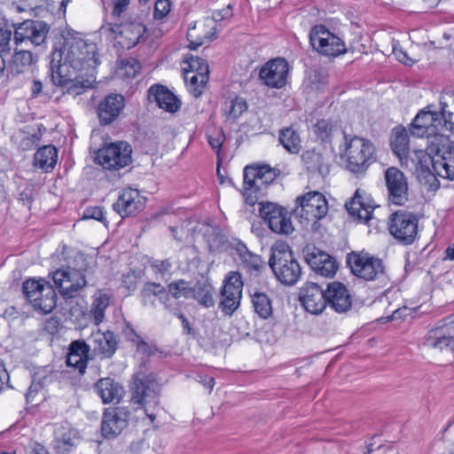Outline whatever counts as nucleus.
<instances>
[{
  "instance_id": "1",
  "label": "nucleus",
  "mask_w": 454,
  "mask_h": 454,
  "mask_svg": "<svg viewBox=\"0 0 454 454\" xmlns=\"http://www.w3.org/2000/svg\"><path fill=\"white\" fill-rule=\"evenodd\" d=\"M278 175L277 170L268 165L247 166L244 168L243 195L247 205L259 204L260 216L273 232L287 235L294 230L288 211L276 203L259 201L264 190Z\"/></svg>"
},
{
  "instance_id": "2",
  "label": "nucleus",
  "mask_w": 454,
  "mask_h": 454,
  "mask_svg": "<svg viewBox=\"0 0 454 454\" xmlns=\"http://www.w3.org/2000/svg\"><path fill=\"white\" fill-rule=\"evenodd\" d=\"M417 171L454 178V143L448 136L438 135L427 141L426 150H414L408 156Z\"/></svg>"
},
{
  "instance_id": "3",
  "label": "nucleus",
  "mask_w": 454,
  "mask_h": 454,
  "mask_svg": "<svg viewBox=\"0 0 454 454\" xmlns=\"http://www.w3.org/2000/svg\"><path fill=\"white\" fill-rule=\"evenodd\" d=\"M98 64V46L95 43L77 36H69L65 38L60 49L52 51L50 69L63 67V71H67L69 67L75 71H92Z\"/></svg>"
},
{
  "instance_id": "4",
  "label": "nucleus",
  "mask_w": 454,
  "mask_h": 454,
  "mask_svg": "<svg viewBox=\"0 0 454 454\" xmlns=\"http://www.w3.org/2000/svg\"><path fill=\"white\" fill-rule=\"evenodd\" d=\"M342 135L343 144L340 146V154L345 161L346 168L356 176L364 175L377 160L374 145L362 137L348 135L346 132H342Z\"/></svg>"
},
{
  "instance_id": "5",
  "label": "nucleus",
  "mask_w": 454,
  "mask_h": 454,
  "mask_svg": "<svg viewBox=\"0 0 454 454\" xmlns=\"http://www.w3.org/2000/svg\"><path fill=\"white\" fill-rule=\"evenodd\" d=\"M444 98L445 97L441 98L440 112L432 110L431 106H428L417 114L410 127L412 136L427 137L430 140L433 137L441 135L442 131L454 130L452 113L447 110L448 104L443 101Z\"/></svg>"
},
{
  "instance_id": "6",
  "label": "nucleus",
  "mask_w": 454,
  "mask_h": 454,
  "mask_svg": "<svg viewBox=\"0 0 454 454\" xmlns=\"http://www.w3.org/2000/svg\"><path fill=\"white\" fill-rule=\"evenodd\" d=\"M84 262L83 254H76L73 264L62 266L51 274L55 288L64 299L76 297L86 286Z\"/></svg>"
},
{
  "instance_id": "7",
  "label": "nucleus",
  "mask_w": 454,
  "mask_h": 454,
  "mask_svg": "<svg viewBox=\"0 0 454 454\" xmlns=\"http://www.w3.org/2000/svg\"><path fill=\"white\" fill-rule=\"evenodd\" d=\"M269 266L284 285L293 286L301 278V269L286 242H276L271 247Z\"/></svg>"
},
{
  "instance_id": "8",
  "label": "nucleus",
  "mask_w": 454,
  "mask_h": 454,
  "mask_svg": "<svg viewBox=\"0 0 454 454\" xmlns=\"http://www.w3.org/2000/svg\"><path fill=\"white\" fill-rule=\"evenodd\" d=\"M132 379L130 401L144 408L146 415L153 421L156 416L148 411L159 403V385L153 378L141 372L134 374Z\"/></svg>"
},
{
  "instance_id": "9",
  "label": "nucleus",
  "mask_w": 454,
  "mask_h": 454,
  "mask_svg": "<svg viewBox=\"0 0 454 454\" xmlns=\"http://www.w3.org/2000/svg\"><path fill=\"white\" fill-rule=\"evenodd\" d=\"M351 273L364 281L382 280L386 277L381 259L364 252H351L347 255Z\"/></svg>"
},
{
  "instance_id": "10",
  "label": "nucleus",
  "mask_w": 454,
  "mask_h": 454,
  "mask_svg": "<svg viewBox=\"0 0 454 454\" xmlns=\"http://www.w3.org/2000/svg\"><path fill=\"white\" fill-rule=\"evenodd\" d=\"M22 292L33 308L42 314L51 313L57 306V294L50 284L28 279L23 283Z\"/></svg>"
},
{
  "instance_id": "11",
  "label": "nucleus",
  "mask_w": 454,
  "mask_h": 454,
  "mask_svg": "<svg viewBox=\"0 0 454 454\" xmlns=\"http://www.w3.org/2000/svg\"><path fill=\"white\" fill-rule=\"evenodd\" d=\"M419 219L415 214L406 210H397L388 218V231L401 244L411 245L418 235Z\"/></svg>"
},
{
  "instance_id": "12",
  "label": "nucleus",
  "mask_w": 454,
  "mask_h": 454,
  "mask_svg": "<svg viewBox=\"0 0 454 454\" xmlns=\"http://www.w3.org/2000/svg\"><path fill=\"white\" fill-rule=\"evenodd\" d=\"M102 30L109 33L111 35H118V43L122 49L129 50L135 47L143 38L146 30L145 26L139 19L126 20L118 24L108 22L102 26Z\"/></svg>"
},
{
  "instance_id": "13",
  "label": "nucleus",
  "mask_w": 454,
  "mask_h": 454,
  "mask_svg": "<svg viewBox=\"0 0 454 454\" xmlns=\"http://www.w3.org/2000/svg\"><path fill=\"white\" fill-rule=\"evenodd\" d=\"M132 148L124 141L111 143L98 151L96 160L108 170H119L131 163Z\"/></svg>"
},
{
  "instance_id": "14",
  "label": "nucleus",
  "mask_w": 454,
  "mask_h": 454,
  "mask_svg": "<svg viewBox=\"0 0 454 454\" xmlns=\"http://www.w3.org/2000/svg\"><path fill=\"white\" fill-rule=\"evenodd\" d=\"M309 42L315 51L325 56L337 57L347 51L344 42L323 25L311 28Z\"/></svg>"
},
{
  "instance_id": "15",
  "label": "nucleus",
  "mask_w": 454,
  "mask_h": 454,
  "mask_svg": "<svg viewBox=\"0 0 454 454\" xmlns=\"http://www.w3.org/2000/svg\"><path fill=\"white\" fill-rule=\"evenodd\" d=\"M299 207L295 213L307 221L317 222L325 216L328 204L325 197L319 192H309L296 199Z\"/></svg>"
},
{
  "instance_id": "16",
  "label": "nucleus",
  "mask_w": 454,
  "mask_h": 454,
  "mask_svg": "<svg viewBox=\"0 0 454 454\" xmlns=\"http://www.w3.org/2000/svg\"><path fill=\"white\" fill-rule=\"evenodd\" d=\"M49 30L50 27L44 21L25 20L15 28L13 43L17 46L22 43L40 46L46 41Z\"/></svg>"
},
{
  "instance_id": "17",
  "label": "nucleus",
  "mask_w": 454,
  "mask_h": 454,
  "mask_svg": "<svg viewBox=\"0 0 454 454\" xmlns=\"http://www.w3.org/2000/svg\"><path fill=\"white\" fill-rule=\"evenodd\" d=\"M243 282L239 272L231 271L224 279L221 291L219 308L224 315H232L239 308L242 295Z\"/></svg>"
},
{
  "instance_id": "18",
  "label": "nucleus",
  "mask_w": 454,
  "mask_h": 454,
  "mask_svg": "<svg viewBox=\"0 0 454 454\" xmlns=\"http://www.w3.org/2000/svg\"><path fill=\"white\" fill-rule=\"evenodd\" d=\"M289 64L282 58L266 62L260 69L259 79L269 88L281 89L287 82Z\"/></svg>"
},
{
  "instance_id": "19",
  "label": "nucleus",
  "mask_w": 454,
  "mask_h": 454,
  "mask_svg": "<svg viewBox=\"0 0 454 454\" xmlns=\"http://www.w3.org/2000/svg\"><path fill=\"white\" fill-rule=\"evenodd\" d=\"M231 15L232 6L228 4L222 10L212 12V20H206V24H204L203 27H207L208 30L203 31L202 34H198L196 24H194L192 27H190L187 31V39L190 42V48L192 50H196L198 47L204 44L207 41H211L213 38H215V27L213 26L212 20L215 22H219L224 19L231 17ZM202 26L199 27L200 30H202Z\"/></svg>"
},
{
  "instance_id": "20",
  "label": "nucleus",
  "mask_w": 454,
  "mask_h": 454,
  "mask_svg": "<svg viewBox=\"0 0 454 454\" xmlns=\"http://www.w3.org/2000/svg\"><path fill=\"white\" fill-rule=\"evenodd\" d=\"M386 186L388 192V200L396 205H404L409 199V187L407 177L395 167L387 168L385 171Z\"/></svg>"
},
{
  "instance_id": "21",
  "label": "nucleus",
  "mask_w": 454,
  "mask_h": 454,
  "mask_svg": "<svg viewBox=\"0 0 454 454\" xmlns=\"http://www.w3.org/2000/svg\"><path fill=\"white\" fill-rule=\"evenodd\" d=\"M51 81L55 85L66 87L67 92L73 96H78L83 93L85 90L93 87L96 77L91 73L83 75H77L74 79L68 78L67 74L63 71V67H58L57 69H50Z\"/></svg>"
},
{
  "instance_id": "22",
  "label": "nucleus",
  "mask_w": 454,
  "mask_h": 454,
  "mask_svg": "<svg viewBox=\"0 0 454 454\" xmlns=\"http://www.w3.org/2000/svg\"><path fill=\"white\" fill-rule=\"evenodd\" d=\"M130 411L118 406L106 409L101 422V433L105 438H114L127 427Z\"/></svg>"
},
{
  "instance_id": "23",
  "label": "nucleus",
  "mask_w": 454,
  "mask_h": 454,
  "mask_svg": "<svg viewBox=\"0 0 454 454\" xmlns=\"http://www.w3.org/2000/svg\"><path fill=\"white\" fill-rule=\"evenodd\" d=\"M299 300L308 312L319 315L326 308V289L313 282L305 283L300 289Z\"/></svg>"
},
{
  "instance_id": "24",
  "label": "nucleus",
  "mask_w": 454,
  "mask_h": 454,
  "mask_svg": "<svg viewBox=\"0 0 454 454\" xmlns=\"http://www.w3.org/2000/svg\"><path fill=\"white\" fill-rule=\"evenodd\" d=\"M125 107V98L121 94L110 93L102 98L96 108L100 125L106 126L116 121Z\"/></svg>"
},
{
  "instance_id": "25",
  "label": "nucleus",
  "mask_w": 454,
  "mask_h": 454,
  "mask_svg": "<svg viewBox=\"0 0 454 454\" xmlns=\"http://www.w3.org/2000/svg\"><path fill=\"white\" fill-rule=\"evenodd\" d=\"M145 204V199L140 195L138 190L127 188L121 191L117 201L113 204V209L124 218L141 212Z\"/></svg>"
},
{
  "instance_id": "26",
  "label": "nucleus",
  "mask_w": 454,
  "mask_h": 454,
  "mask_svg": "<svg viewBox=\"0 0 454 454\" xmlns=\"http://www.w3.org/2000/svg\"><path fill=\"white\" fill-rule=\"evenodd\" d=\"M304 257L310 268L321 276L333 277L338 270L336 261L317 247H307Z\"/></svg>"
},
{
  "instance_id": "27",
  "label": "nucleus",
  "mask_w": 454,
  "mask_h": 454,
  "mask_svg": "<svg viewBox=\"0 0 454 454\" xmlns=\"http://www.w3.org/2000/svg\"><path fill=\"white\" fill-rule=\"evenodd\" d=\"M337 313H345L351 309L352 296L347 286L338 281L329 283L326 287V307Z\"/></svg>"
},
{
  "instance_id": "28",
  "label": "nucleus",
  "mask_w": 454,
  "mask_h": 454,
  "mask_svg": "<svg viewBox=\"0 0 454 454\" xmlns=\"http://www.w3.org/2000/svg\"><path fill=\"white\" fill-rule=\"evenodd\" d=\"M424 345L442 350L454 349V326L439 322L425 336Z\"/></svg>"
},
{
  "instance_id": "29",
  "label": "nucleus",
  "mask_w": 454,
  "mask_h": 454,
  "mask_svg": "<svg viewBox=\"0 0 454 454\" xmlns=\"http://www.w3.org/2000/svg\"><path fill=\"white\" fill-rule=\"evenodd\" d=\"M191 292L192 285L190 282L183 278L176 279L164 287L161 304L167 311H170L168 306L176 307L177 309H180L183 307V302L178 300L180 298L189 299Z\"/></svg>"
},
{
  "instance_id": "30",
  "label": "nucleus",
  "mask_w": 454,
  "mask_h": 454,
  "mask_svg": "<svg viewBox=\"0 0 454 454\" xmlns=\"http://www.w3.org/2000/svg\"><path fill=\"white\" fill-rule=\"evenodd\" d=\"M345 207L350 215L358 220L367 222L372 218L375 207L373 200L364 192L356 190L350 201L345 204Z\"/></svg>"
},
{
  "instance_id": "31",
  "label": "nucleus",
  "mask_w": 454,
  "mask_h": 454,
  "mask_svg": "<svg viewBox=\"0 0 454 454\" xmlns=\"http://www.w3.org/2000/svg\"><path fill=\"white\" fill-rule=\"evenodd\" d=\"M148 99L155 102L160 108L172 114L181 107L180 99L167 87L160 84H153L149 88Z\"/></svg>"
},
{
  "instance_id": "32",
  "label": "nucleus",
  "mask_w": 454,
  "mask_h": 454,
  "mask_svg": "<svg viewBox=\"0 0 454 454\" xmlns=\"http://www.w3.org/2000/svg\"><path fill=\"white\" fill-rule=\"evenodd\" d=\"M95 389L104 403H118L123 393L122 387L111 378L98 380Z\"/></svg>"
},
{
  "instance_id": "33",
  "label": "nucleus",
  "mask_w": 454,
  "mask_h": 454,
  "mask_svg": "<svg viewBox=\"0 0 454 454\" xmlns=\"http://www.w3.org/2000/svg\"><path fill=\"white\" fill-rule=\"evenodd\" d=\"M90 341L93 343V348L96 352L103 354L106 357L112 356L117 348L118 342L113 332L97 331L92 333Z\"/></svg>"
},
{
  "instance_id": "34",
  "label": "nucleus",
  "mask_w": 454,
  "mask_h": 454,
  "mask_svg": "<svg viewBox=\"0 0 454 454\" xmlns=\"http://www.w3.org/2000/svg\"><path fill=\"white\" fill-rule=\"evenodd\" d=\"M58 161V150L52 145H47L40 147L34 155V167L51 172Z\"/></svg>"
},
{
  "instance_id": "35",
  "label": "nucleus",
  "mask_w": 454,
  "mask_h": 454,
  "mask_svg": "<svg viewBox=\"0 0 454 454\" xmlns=\"http://www.w3.org/2000/svg\"><path fill=\"white\" fill-rule=\"evenodd\" d=\"M34 57L28 49L15 51L7 69L12 76L27 72L34 63Z\"/></svg>"
},
{
  "instance_id": "36",
  "label": "nucleus",
  "mask_w": 454,
  "mask_h": 454,
  "mask_svg": "<svg viewBox=\"0 0 454 454\" xmlns=\"http://www.w3.org/2000/svg\"><path fill=\"white\" fill-rule=\"evenodd\" d=\"M391 141L392 150L398 156L401 161L405 160L408 166V156L411 153L409 150V136L407 130L403 127H396L393 129Z\"/></svg>"
},
{
  "instance_id": "37",
  "label": "nucleus",
  "mask_w": 454,
  "mask_h": 454,
  "mask_svg": "<svg viewBox=\"0 0 454 454\" xmlns=\"http://www.w3.org/2000/svg\"><path fill=\"white\" fill-rule=\"evenodd\" d=\"M312 130L317 139L325 144H331L334 136L343 132L337 121L327 119L318 120L313 125Z\"/></svg>"
},
{
  "instance_id": "38",
  "label": "nucleus",
  "mask_w": 454,
  "mask_h": 454,
  "mask_svg": "<svg viewBox=\"0 0 454 454\" xmlns=\"http://www.w3.org/2000/svg\"><path fill=\"white\" fill-rule=\"evenodd\" d=\"M301 159L308 171L318 173L323 176L329 174V163L319 152L316 150H307L303 153Z\"/></svg>"
},
{
  "instance_id": "39",
  "label": "nucleus",
  "mask_w": 454,
  "mask_h": 454,
  "mask_svg": "<svg viewBox=\"0 0 454 454\" xmlns=\"http://www.w3.org/2000/svg\"><path fill=\"white\" fill-rule=\"evenodd\" d=\"M190 298L197 301L200 305L205 308L213 307L215 304L213 298V286L206 280H199L192 286Z\"/></svg>"
},
{
  "instance_id": "40",
  "label": "nucleus",
  "mask_w": 454,
  "mask_h": 454,
  "mask_svg": "<svg viewBox=\"0 0 454 454\" xmlns=\"http://www.w3.org/2000/svg\"><path fill=\"white\" fill-rule=\"evenodd\" d=\"M110 304V296L105 293L98 292L93 296L90 315L97 325L103 322L105 311Z\"/></svg>"
},
{
  "instance_id": "41",
  "label": "nucleus",
  "mask_w": 454,
  "mask_h": 454,
  "mask_svg": "<svg viewBox=\"0 0 454 454\" xmlns=\"http://www.w3.org/2000/svg\"><path fill=\"white\" fill-rule=\"evenodd\" d=\"M279 142L291 153H298L301 149L300 135L293 127L279 131Z\"/></svg>"
},
{
  "instance_id": "42",
  "label": "nucleus",
  "mask_w": 454,
  "mask_h": 454,
  "mask_svg": "<svg viewBox=\"0 0 454 454\" xmlns=\"http://www.w3.org/2000/svg\"><path fill=\"white\" fill-rule=\"evenodd\" d=\"M254 312L262 318L267 319L272 315V301L268 294L255 292L251 294Z\"/></svg>"
},
{
  "instance_id": "43",
  "label": "nucleus",
  "mask_w": 454,
  "mask_h": 454,
  "mask_svg": "<svg viewBox=\"0 0 454 454\" xmlns=\"http://www.w3.org/2000/svg\"><path fill=\"white\" fill-rule=\"evenodd\" d=\"M164 294V286L160 284L148 282L141 291V301L144 306H155V299L158 298L161 303V297Z\"/></svg>"
},
{
  "instance_id": "44",
  "label": "nucleus",
  "mask_w": 454,
  "mask_h": 454,
  "mask_svg": "<svg viewBox=\"0 0 454 454\" xmlns=\"http://www.w3.org/2000/svg\"><path fill=\"white\" fill-rule=\"evenodd\" d=\"M189 69L184 68V72L191 74H200V83H207L208 80L209 67L207 61L200 57L191 55L186 59Z\"/></svg>"
},
{
  "instance_id": "45",
  "label": "nucleus",
  "mask_w": 454,
  "mask_h": 454,
  "mask_svg": "<svg viewBox=\"0 0 454 454\" xmlns=\"http://www.w3.org/2000/svg\"><path fill=\"white\" fill-rule=\"evenodd\" d=\"M247 109V106L246 101L242 98L236 97L225 102L223 112L229 119L235 120L239 118Z\"/></svg>"
},
{
  "instance_id": "46",
  "label": "nucleus",
  "mask_w": 454,
  "mask_h": 454,
  "mask_svg": "<svg viewBox=\"0 0 454 454\" xmlns=\"http://www.w3.org/2000/svg\"><path fill=\"white\" fill-rule=\"evenodd\" d=\"M243 263L249 270L259 271L263 267L261 256L253 254L246 247L239 250Z\"/></svg>"
},
{
  "instance_id": "47",
  "label": "nucleus",
  "mask_w": 454,
  "mask_h": 454,
  "mask_svg": "<svg viewBox=\"0 0 454 454\" xmlns=\"http://www.w3.org/2000/svg\"><path fill=\"white\" fill-rule=\"evenodd\" d=\"M74 447V442L69 434H64L54 441V450L57 454H68Z\"/></svg>"
},
{
  "instance_id": "48",
  "label": "nucleus",
  "mask_w": 454,
  "mask_h": 454,
  "mask_svg": "<svg viewBox=\"0 0 454 454\" xmlns=\"http://www.w3.org/2000/svg\"><path fill=\"white\" fill-rule=\"evenodd\" d=\"M184 80L189 82L190 91L195 98H198L202 93V89L206 83H200V74H191L190 72H184Z\"/></svg>"
},
{
  "instance_id": "49",
  "label": "nucleus",
  "mask_w": 454,
  "mask_h": 454,
  "mask_svg": "<svg viewBox=\"0 0 454 454\" xmlns=\"http://www.w3.org/2000/svg\"><path fill=\"white\" fill-rule=\"evenodd\" d=\"M140 69L139 61L134 58H129L121 61V70L123 71V75L128 78H134Z\"/></svg>"
},
{
  "instance_id": "50",
  "label": "nucleus",
  "mask_w": 454,
  "mask_h": 454,
  "mask_svg": "<svg viewBox=\"0 0 454 454\" xmlns=\"http://www.w3.org/2000/svg\"><path fill=\"white\" fill-rule=\"evenodd\" d=\"M41 139V135L37 133L24 134L19 142V149L21 151L32 150Z\"/></svg>"
},
{
  "instance_id": "51",
  "label": "nucleus",
  "mask_w": 454,
  "mask_h": 454,
  "mask_svg": "<svg viewBox=\"0 0 454 454\" xmlns=\"http://www.w3.org/2000/svg\"><path fill=\"white\" fill-rule=\"evenodd\" d=\"M69 351L81 356L82 360L86 359L88 364V356L90 352V346L83 340H74L70 344Z\"/></svg>"
},
{
  "instance_id": "52",
  "label": "nucleus",
  "mask_w": 454,
  "mask_h": 454,
  "mask_svg": "<svg viewBox=\"0 0 454 454\" xmlns=\"http://www.w3.org/2000/svg\"><path fill=\"white\" fill-rule=\"evenodd\" d=\"M46 380L47 377L41 376L39 372L35 373L32 383L26 394L27 401H29L30 398H33L35 395L43 387V384L46 381Z\"/></svg>"
},
{
  "instance_id": "53",
  "label": "nucleus",
  "mask_w": 454,
  "mask_h": 454,
  "mask_svg": "<svg viewBox=\"0 0 454 454\" xmlns=\"http://www.w3.org/2000/svg\"><path fill=\"white\" fill-rule=\"evenodd\" d=\"M12 31L7 27H0V52L9 53L12 50Z\"/></svg>"
},
{
  "instance_id": "54",
  "label": "nucleus",
  "mask_w": 454,
  "mask_h": 454,
  "mask_svg": "<svg viewBox=\"0 0 454 454\" xmlns=\"http://www.w3.org/2000/svg\"><path fill=\"white\" fill-rule=\"evenodd\" d=\"M171 2L169 0H157L154 4L153 18L162 20L170 12Z\"/></svg>"
},
{
  "instance_id": "55",
  "label": "nucleus",
  "mask_w": 454,
  "mask_h": 454,
  "mask_svg": "<svg viewBox=\"0 0 454 454\" xmlns=\"http://www.w3.org/2000/svg\"><path fill=\"white\" fill-rule=\"evenodd\" d=\"M225 139V136L223 131L215 130L207 135V141L213 150L216 151L219 155L222 145Z\"/></svg>"
},
{
  "instance_id": "56",
  "label": "nucleus",
  "mask_w": 454,
  "mask_h": 454,
  "mask_svg": "<svg viewBox=\"0 0 454 454\" xmlns=\"http://www.w3.org/2000/svg\"><path fill=\"white\" fill-rule=\"evenodd\" d=\"M67 364L70 367L77 369L81 373H83L87 367L86 359L82 360L81 356H78L70 351L67 356Z\"/></svg>"
},
{
  "instance_id": "57",
  "label": "nucleus",
  "mask_w": 454,
  "mask_h": 454,
  "mask_svg": "<svg viewBox=\"0 0 454 454\" xmlns=\"http://www.w3.org/2000/svg\"><path fill=\"white\" fill-rule=\"evenodd\" d=\"M168 308L170 309V311L168 312L174 315L175 317H178L181 320L184 333L186 334H193V329L191 326L187 317L184 315L182 309H177L176 307L173 308V306H168Z\"/></svg>"
},
{
  "instance_id": "58",
  "label": "nucleus",
  "mask_w": 454,
  "mask_h": 454,
  "mask_svg": "<svg viewBox=\"0 0 454 454\" xmlns=\"http://www.w3.org/2000/svg\"><path fill=\"white\" fill-rule=\"evenodd\" d=\"M83 219H94L104 223L106 220L105 211L101 207H90L83 212Z\"/></svg>"
},
{
  "instance_id": "59",
  "label": "nucleus",
  "mask_w": 454,
  "mask_h": 454,
  "mask_svg": "<svg viewBox=\"0 0 454 454\" xmlns=\"http://www.w3.org/2000/svg\"><path fill=\"white\" fill-rule=\"evenodd\" d=\"M114 10L112 12V17L114 20L121 18L127 6L129 4L130 0H113Z\"/></svg>"
},
{
  "instance_id": "60",
  "label": "nucleus",
  "mask_w": 454,
  "mask_h": 454,
  "mask_svg": "<svg viewBox=\"0 0 454 454\" xmlns=\"http://www.w3.org/2000/svg\"><path fill=\"white\" fill-rule=\"evenodd\" d=\"M204 387L208 388L209 392L212 391L215 386V379L213 377L208 376H200L199 380Z\"/></svg>"
},
{
  "instance_id": "61",
  "label": "nucleus",
  "mask_w": 454,
  "mask_h": 454,
  "mask_svg": "<svg viewBox=\"0 0 454 454\" xmlns=\"http://www.w3.org/2000/svg\"><path fill=\"white\" fill-rule=\"evenodd\" d=\"M43 90V83L39 80H33L32 86H31V93L32 96L37 97Z\"/></svg>"
},
{
  "instance_id": "62",
  "label": "nucleus",
  "mask_w": 454,
  "mask_h": 454,
  "mask_svg": "<svg viewBox=\"0 0 454 454\" xmlns=\"http://www.w3.org/2000/svg\"><path fill=\"white\" fill-rule=\"evenodd\" d=\"M137 348V351H139L146 356H150L152 353L149 345L144 340H141L138 342Z\"/></svg>"
},
{
  "instance_id": "63",
  "label": "nucleus",
  "mask_w": 454,
  "mask_h": 454,
  "mask_svg": "<svg viewBox=\"0 0 454 454\" xmlns=\"http://www.w3.org/2000/svg\"><path fill=\"white\" fill-rule=\"evenodd\" d=\"M374 437L370 440L369 442H365L364 444V451L363 454H371V452L374 450L373 446L375 442H373Z\"/></svg>"
},
{
  "instance_id": "64",
  "label": "nucleus",
  "mask_w": 454,
  "mask_h": 454,
  "mask_svg": "<svg viewBox=\"0 0 454 454\" xmlns=\"http://www.w3.org/2000/svg\"><path fill=\"white\" fill-rule=\"evenodd\" d=\"M445 254H446V259L454 260V245H453V247H449L446 249Z\"/></svg>"
}]
</instances>
